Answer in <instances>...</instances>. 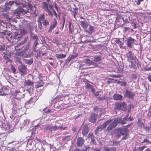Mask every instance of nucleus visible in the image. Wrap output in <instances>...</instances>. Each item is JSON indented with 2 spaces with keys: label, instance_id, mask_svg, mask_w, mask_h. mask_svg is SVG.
<instances>
[{
  "label": "nucleus",
  "instance_id": "nucleus-1",
  "mask_svg": "<svg viewBox=\"0 0 151 151\" xmlns=\"http://www.w3.org/2000/svg\"><path fill=\"white\" fill-rule=\"evenodd\" d=\"M29 89L27 91H28ZM30 93L29 92L25 94L28 95L30 94ZM11 94L12 95L15 96V98L13 100L12 102H13L14 105L19 104L20 103L21 99L24 98L25 97V93L24 92H22L19 91L15 90H13L11 91Z\"/></svg>",
  "mask_w": 151,
  "mask_h": 151
},
{
  "label": "nucleus",
  "instance_id": "nucleus-2",
  "mask_svg": "<svg viewBox=\"0 0 151 151\" xmlns=\"http://www.w3.org/2000/svg\"><path fill=\"white\" fill-rule=\"evenodd\" d=\"M101 60L100 56H96L94 57L93 61L88 59L87 60L86 62L90 65H93L94 67H96L98 66V65L100 63Z\"/></svg>",
  "mask_w": 151,
  "mask_h": 151
},
{
  "label": "nucleus",
  "instance_id": "nucleus-3",
  "mask_svg": "<svg viewBox=\"0 0 151 151\" xmlns=\"http://www.w3.org/2000/svg\"><path fill=\"white\" fill-rule=\"evenodd\" d=\"M129 62H130L129 67L131 68L137 69L140 66L139 60L136 58L130 60Z\"/></svg>",
  "mask_w": 151,
  "mask_h": 151
},
{
  "label": "nucleus",
  "instance_id": "nucleus-4",
  "mask_svg": "<svg viewBox=\"0 0 151 151\" xmlns=\"http://www.w3.org/2000/svg\"><path fill=\"white\" fill-rule=\"evenodd\" d=\"M112 121V120L111 119H108L105 122L101 125H99L97 127L95 131V134H96L100 129L101 130H102L105 128L107 125L111 122Z\"/></svg>",
  "mask_w": 151,
  "mask_h": 151
},
{
  "label": "nucleus",
  "instance_id": "nucleus-5",
  "mask_svg": "<svg viewBox=\"0 0 151 151\" xmlns=\"http://www.w3.org/2000/svg\"><path fill=\"white\" fill-rule=\"evenodd\" d=\"M10 92V88L8 86H4L0 88V95L6 96L9 94Z\"/></svg>",
  "mask_w": 151,
  "mask_h": 151
},
{
  "label": "nucleus",
  "instance_id": "nucleus-6",
  "mask_svg": "<svg viewBox=\"0 0 151 151\" xmlns=\"http://www.w3.org/2000/svg\"><path fill=\"white\" fill-rule=\"evenodd\" d=\"M34 82L31 81L30 80H25L24 81V86L26 87H27L28 88L29 87V89H31L32 88L33 90V88L34 87Z\"/></svg>",
  "mask_w": 151,
  "mask_h": 151
},
{
  "label": "nucleus",
  "instance_id": "nucleus-7",
  "mask_svg": "<svg viewBox=\"0 0 151 151\" xmlns=\"http://www.w3.org/2000/svg\"><path fill=\"white\" fill-rule=\"evenodd\" d=\"M124 96L129 99H134V94L133 92L129 91L128 90L125 91Z\"/></svg>",
  "mask_w": 151,
  "mask_h": 151
},
{
  "label": "nucleus",
  "instance_id": "nucleus-8",
  "mask_svg": "<svg viewBox=\"0 0 151 151\" xmlns=\"http://www.w3.org/2000/svg\"><path fill=\"white\" fill-rule=\"evenodd\" d=\"M118 123L117 120L115 119L112 123H111L107 127L106 131L109 132L113 128L115 127L117 125Z\"/></svg>",
  "mask_w": 151,
  "mask_h": 151
},
{
  "label": "nucleus",
  "instance_id": "nucleus-9",
  "mask_svg": "<svg viewBox=\"0 0 151 151\" xmlns=\"http://www.w3.org/2000/svg\"><path fill=\"white\" fill-rule=\"evenodd\" d=\"M145 119L142 118L138 119L137 122L138 127L141 129L144 128L145 127Z\"/></svg>",
  "mask_w": 151,
  "mask_h": 151
},
{
  "label": "nucleus",
  "instance_id": "nucleus-10",
  "mask_svg": "<svg viewBox=\"0 0 151 151\" xmlns=\"http://www.w3.org/2000/svg\"><path fill=\"white\" fill-rule=\"evenodd\" d=\"M27 69L26 66L23 65H20L18 68V70L21 73L22 75H24L27 74Z\"/></svg>",
  "mask_w": 151,
  "mask_h": 151
},
{
  "label": "nucleus",
  "instance_id": "nucleus-11",
  "mask_svg": "<svg viewBox=\"0 0 151 151\" xmlns=\"http://www.w3.org/2000/svg\"><path fill=\"white\" fill-rule=\"evenodd\" d=\"M97 114L94 113H92L88 118V121L91 123H94L96 120Z\"/></svg>",
  "mask_w": 151,
  "mask_h": 151
},
{
  "label": "nucleus",
  "instance_id": "nucleus-12",
  "mask_svg": "<svg viewBox=\"0 0 151 151\" xmlns=\"http://www.w3.org/2000/svg\"><path fill=\"white\" fill-rule=\"evenodd\" d=\"M127 126H123L122 128H118L116 129V131H118L122 135H124L127 133Z\"/></svg>",
  "mask_w": 151,
  "mask_h": 151
},
{
  "label": "nucleus",
  "instance_id": "nucleus-13",
  "mask_svg": "<svg viewBox=\"0 0 151 151\" xmlns=\"http://www.w3.org/2000/svg\"><path fill=\"white\" fill-rule=\"evenodd\" d=\"M85 141L83 138L81 137H79L77 139L76 144L79 147H81L83 146Z\"/></svg>",
  "mask_w": 151,
  "mask_h": 151
},
{
  "label": "nucleus",
  "instance_id": "nucleus-14",
  "mask_svg": "<svg viewBox=\"0 0 151 151\" xmlns=\"http://www.w3.org/2000/svg\"><path fill=\"white\" fill-rule=\"evenodd\" d=\"M57 24V21L56 19H54L53 22L51 23L50 29L48 30L49 33H50L52 31L55 27Z\"/></svg>",
  "mask_w": 151,
  "mask_h": 151
},
{
  "label": "nucleus",
  "instance_id": "nucleus-15",
  "mask_svg": "<svg viewBox=\"0 0 151 151\" xmlns=\"http://www.w3.org/2000/svg\"><path fill=\"white\" fill-rule=\"evenodd\" d=\"M27 37H25L23 41H22L21 42L17 45L15 47V50L18 51L22 49V48L20 47V45L24 44L25 43L27 42Z\"/></svg>",
  "mask_w": 151,
  "mask_h": 151
},
{
  "label": "nucleus",
  "instance_id": "nucleus-16",
  "mask_svg": "<svg viewBox=\"0 0 151 151\" xmlns=\"http://www.w3.org/2000/svg\"><path fill=\"white\" fill-rule=\"evenodd\" d=\"M67 128L66 127L63 128L62 126H51L50 125V132H52L53 131H55L58 129H60L62 130H64Z\"/></svg>",
  "mask_w": 151,
  "mask_h": 151
},
{
  "label": "nucleus",
  "instance_id": "nucleus-17",
  "mask_svg": "<svg viewBox=\"0 0 151 151\" xmlns=\"http://www.w3.org/2000/svg\"><path fill=\"white\" fill-rule=\"evenodd\" d=\"M37 100V97L35 96H34L30 98L29 100L27 101L26 102L25 104L27 105L30 104H33Z\"/></svg>",
  "mask_w": 151,
  "mask_h": 151
},
{
  "label": "nucleus",
  "instance_id": "nucleus-18",
  "mask_svg": "<svg viewBox=\"0 0 151 151\" xmlns=\"http://www.w3.org/2000/svg\"><path fill=\"white\" fill-rule=\"evenodd\" d=\"M127 46L129 48L132 47V44L134 43V42L135 41V40L132 38L131 37H129L127 39Z\"/></svg>",
  "mask_w": 151,
  "mask_h": 151
},
{
  "label": "nucleus",
  "instance_id": "nucleus-19",
  "mask_svg": "<svg viewBox=\"0 0 151 151\" xmlns=\"http://www.w3.org/2000/svg\"><path fill=\"white\" fill-rule=\"evenodd\" d=\"M124 109V105L123 104L116 103L115 104V110H123Z\"/></svg>",
  "mask_w": 151,
  "mask_h": 151
},
{
  "label": "nucleus",
  "instance_id": "nucleus-20",
  "mask_svg": "<svg viewBox=\"0 0 151 151\" xmlns=\"http://www.w3.org/2000/svg\"><path fill=\"white\" fill-rule=\"evenodd\" d=\"M89 130L88 125L86 124L83 127L82 132V135L84 136L86 135L88 132Z\"/></svg>",
  "mask_w": 151,
  "mask_h": 151
},
{
  "label": "nucleus",
  "instance_id": "nucleus-21",
  "mask_svg": "<svg viewBox=\"0 0 151 151\" xmlns=\"http://www.w3.org/2000/svg\"><path fill=\"white\" fill-rule=\"evenodd\" d=\"M12 104L13 106V107L12 108L13 111L14 113H19L20 112V109L19 108L16 107V106H17L19 104L14 105L13 102H12Z\"/></svg>",
  "mask_w": 151,
  "mask_h": 151
},
{
  "label": "nucleus",
  "instance_id": "nucleus-22",
  "mask_svg": "<svg viewBox=\"0 0 151 151\" xmlns=\"http://www.w3.org/2000/svg\"><path fill=\"white\" fill-rule=\"evenodd\" d=\"M116 39L115 40V42L118 45L119 47L122 49L123 48V46L124 45V43L120 41V40L118 38H115Z\"/></svg>",
  "mask_w": 151,
  "mask_h": 151
},
{
  "label": "nucleus",
  "instance_id": "nucleus-23",
  "mask_svg": "<svg viewBox=\"0 0 151 151\" xmlns=\"http://www.w3.org/2000/svg\"><path fill=\"white\" fill-rule=\"evenodd\" d=\"M113 97L114 99L115 100H121L122 99V96L120 94H114Z\"/></svg>",
  "mask_w": 151,
  "mask_h": 151
},
{
  "label": "nucleus",
  "instance_id": "nucleus-24",
  "mask_svg": "<svg viewBox=\"0 0 151 151\" xmlns=\"http://www.w3.org/2000/svg\"><path fill=\"white\" fill-rule=\"evenodd\" d=\"M127 58H128V61H129L130 60L133 59L135 58H134L132 55V53L131 51H129V52L126 54Z\"/></svg>",
  "mask_w": 151,
  "mask_h": 151
},
{
  "label": "nucleus",
  "instance_id": "nucleus-25",
  "mask_svg": "<svg viewBox=\"0 0 151 151\" xmlns=\"http://www.w3.org/2000/svg\"><path fill=\"white\" fill-rule=\"evenodd\" d=\"M13 37L14 39H18L21 38L22 37L21 34L19 33L18 32H15L14 33V34L13 35Z\"/></svg>",
  "mask_w": 151,
  "mask_h": 151
},
{
  "label": "nucleus",
  "instance_id": "nucleus-26",
  "mask_svg": "<svg viewBox=\"0 0 151 151\" xmlns=\"http://www.w3.org/2000/svg\"><path fill=\"white\" fill-rule=\"evenodd\" d=\"M44 84V83L43 81L41 79H40L37 82L35 87L36 88H38L41 87L43 86Z\"/></svg>",
  "mask_w": 151,
  "mask_h": 151
},
{
  "label": "nucleus",
  "instance_id": "nucleus-27",
  "mask_svg": "<svg viewBox=\"0 0 151 151\" xmlns=\"http://www.w3.org/2000/svg\"><path fill=\"white\" fill-rule=\"evenodd\" d=\"M48 7V4L46 2H43L42 3L41 8L45 11L49 9Z\"/></svg>",
  "mask_w": 151,
  "mask_h": 151
},
{
  "label": "nucleus",
  "instance_id": "nucleus-28",
  "mask_svg": "<svg viewBox=\"0 0 151 151\" xmlns=\"http://www.w3.org/2000/svg\"><path fill=\"white\" fill-rule=\"evenodd\" d=\"M45 19V16L44 14H40L38 17V21L40 24L41 25L42 23Z\"/></svg>",
  "mask_w": 151,
  "mask_h": 151
},
{
  "label": "nucleus",
  "instance_id": "nucleus-29",
  "mask_svg": "<svg viewBox=\"0 0 151 151\" xmlns=\"http://www.w3.org/2000/svg\"><path fill=\"white\" fill-rule=\"evenodd\" d=\"M94 27L91 25H90L88 29H86V31L88 32V33L91 35L94 30Z\"/></svg>",
  "mask_w": 151,
  "mask_h": 151
},
{
  "label": "nucleus",
  "instance_id": "nucleus-30",
  "mask_svg": "<svg viewBox=\"0 0 151 151\" xmlns=\"http://www.w3.org/2000/svg\"><path fill=\"white\" fill-rule=\"evenodd\" d=\"M78 56L77 54H76L75 55H70V56L68 58V62H70V60H73L76 57H77Z\"/></svg>",
  "mask_w": 151,
  "mask_h": 151
},
{
  "label": "nucleus",
  "instance_id": "nucleus-31",
  "mask_svg": "<svg viewBox=\"0 0 151 151\" xmlns=\"http://www.w3.org/2000/svg\"><path fill=\"white\" fill-rule=\"evenodd\" d=\"M55 56H56V58L57 59L63 58H65L66 56V55H64L63 54H56L55 55Z\"/></svg>",
  "mask_w": 151,
  "mask_h": 151
},
{
  "label": "nucleus",
  "instance_id": "nucleus-32",
  "mask_svg": "<svg viewBox=\"0 0 151 151\" xmlns=\"http://www.w3.org/2000/svg\"><path fill=\"white\" fill-rule=\"evenodd\" d=\"M48 4L49 7V9L50 10H52L53 8V6L51 3V1L50 0H46Z\"/></svg>",
  "mask_w": 151,
  "mask_h": 151
},
{
  "label": "nucleus",
  "instance_id": "nucleus-33",
  "mask_svg": "<svg viewBox=\"0 0 151 151\" xmlns=\"http://www.w3.org/2000/svg\"><path fill=\"white\" fill-rule=\"evenodd\" d=\"M3 53L4 54V58L5 60H7V61L6 63H7V62H11L12 61L9 58V57H8L7 55H6V53L5 52H4Z\"/></svg>",
  "mask_w": 151,
  "mask_h": 151
},
{
  "label": "nucleus",
  "instance_id": "nucleus-34",
  "mask_svg": "<svg viewBox=\"0 0 151 151\" xmlns=\"http://www.w3.org/2000/svg\"><path fill=\"white\" fill-rule=\"evenodd\" d=\"M2 16H3L6 19V20L7 21H10L11 18L10 17H9V15L8 14L3 13L2 14Z\"/></svg>",
  "mask_w": 151,
  "mask_h": 151
},
{
  "label": "nucleus",
  "instance_id": "nucleus-35",
  "mask_svg": "<svg viewBox=\"0 0 151 151\" xmlns=\"http://www.w3.org/2000/svg\"><path fill=\"white\" fill-rule=\"evenodd\" d=\"M81 24L84 29H86L87 28L88 25L84 22L81 21Z\"/></svg>",
  "mask_w": 151,
  "mask_h": 151
},
{
  "label": "nucleus",
  "instance_id": "nucleus-36",
  "mask_svg": "<svg viewBox=\"0 0 151 151\" xmlns=\"http://www.w3.org/2000/svg\"><path fill=\"white\" fill-rule=\"evenodd\" d=\"M126 119L124 118L123 119H121L118 122V123H121L122 124H124L126 123Z\"/></svg>",
  "mask_w": 151,
  "mask_h": 151
},
{
  "label": "nucleus",
  "instance_id": "nucleus-37",
  "mask_svg": "<svg viewBox=\"0 0 151 151\" xmlns=\"http://www.w3.org/2000/svg\"><path fill=\"white\" fill-rule=\"evenodd\" d=\"M25 63L28 65H31L33 62V61L32 59L30 60H25Z\"/></svg>",
  "mask_w": 151,
  "mask_h": 151
},
{
  "label": "nucleus",
  "instance_id": "nucleus-38",
  "mask_svg": "<svg viewBox=\"0 0 151 151\" xmlns=\"http://www.w3.org/2000/svg\"><path fill=\"white\" fill-rule=\"evenodd\" d=\"M129 137H130L129 134H125L123 137H122V139L124 140H126Z\"/></svg>",
  "mask_w": 151,
  "mask_h": 151
},
{
  "label": "nucleus",
  "instance_id": "nucleus-39",
  "mask_svg": "<svg viewBox=\"0 0 151 151\" xmlns=\"http://www.w3.org/2000/svg\"><path fill=\"white\" fill-rule=\"evenodd\" d=\"M87 137L89 138H92L93 137H95V136L93 135V134L91 132L89 133L87 136Z\"/></svg>",
  "mask_w": 151,
  "mask_h": 151
},
{
  "label": "nucleus",
  "instance_id": "nucleus-40",
  "mask_svg": "<svg viewBox=\"0 0 151 151\" xmlns=\"http://www.w3.org/2000/svg\"><path fill=\"white\" fill-rule=\"evenodd\" d=\"M45 26H46L49 24V22L48 21H47L45 19L44 20L42 23Z\"/></svg>",
  "mask_w": 151,
  "mask_h": 151
},
{
  "label": "nucleus",
  "instance_id": "nucleus-41",
  "mask_svg": "<svg viewBox=\"0 0 151 151\" xmlns=\"http://www.w3.org/2000/svg\"><path fill=\"white\" fill-rule=\"evenodd\" d=\"M91 142L93 145H95L96 144V141L95 139V137H93L91 139Z\"/></svg>",
  "mask_w": 151,
  "mask_h": 151
},
{
  "label": "nucleus",
  "instance_id": "nucleus-42",
  "mask_svg": "<svg viewBox=\"0 0 151 151\" xmlns=\"http://www.w3.org/2000/svg\"><path fill=\"white\" fill-rule=\"evenodd\" d=\"M48 13V14L49 16H50L51 17H53V15L52 12L50 11L49 9L46 11Z\"/></svg>",
  "mask_w": 151,
  "mask_h": 151
},
{
  "label": "nucleus",
  "instance_id": "nucleus-43",
  "mask_svg": "<svg viewBox=\"0 0 151 151\" xmlns=\"http://www.w3.org/2000/svg\"><path fill=\"white\" fill-rule=\"evenodd\" d=\"M78 9L77 8H73V14L74 16V17L75 18L76 17V16L77 14V10Z\"/></svg>",
  "mask_w": 151,
  "mask_h": 151
},
{
  "label": "nucleus",
  "instance_id": "nucleus-44",
  "mask_svg": "<svg viewBox=\"0 0 151 151\" xmlns=\"http://www.w3.org/2000/svg\"><path fill=\"white\" fill-rule=\"evenodd\" d=\"M99 110L100 111H101L102 109H99V106H95L93 107V110L94 111H96L97 110Z\"/></svg>",
  "mask_w": 151,
  "mask_h": 151
},
{
  "label": "nucleus",
  "instance_id": "nucleus-45",
  "mask_svg": "<svg viewBox=\"0 0 151 151\" xmlns=\"http://www.w3.org/2000/svg\"><path fill=\"white\" fill-rule=\"evenodd\" d=\"M44 129L45 131H47L48 130L50 131V125H48L45 126L44 128Z\"/></svg>",
  "mask_w": 151,
  "mask_h": 151
},
{
  "label": "nucleus",
  "instance_id": "nucleus-46",
  "mask_svg": "<svg viewBox=\"0 0 151 151\" xmlns=\"http://www.w3.org/2000/svg\"><path fill=\"white\" fill-rule=\"evenodd\" d=\"M78 127L77 126H75L72 128V131L74 132L78 129Z\"/></svg>",
  "mask_w": 151,
  "mask_h": 151
},
{
  "label": "nucleus",
  "instance_id": "nucleus-47",
  "mask_svg": "<svg viewBox=\"0 0 151 151\" xmlns=\"http://www.w3.org/2000/svg\"><path fill=\"white\" fill-rule=\"evenodd\" d=\"M11 68L14 73H15L16 71V69L15 67L12 64L11 65Z\"/></svg>",
  "mask_w": 151,
  "mask_h": 151
},
{
  "label": "nucleus",
  "instance_id": "nucleus-48",
  "mask_svg": "<svg viewBox=\"0 0 151 151\" xmlns=\"http://www.w3.org/2000/svg\"><path fill=\"white\" fill-rule=\"evenodd\" d=\"M106 97L105 96L103 97L99 96L98 98V99L99 101L104 100L106 99Z\"/></svg>",
  "mask_w": 151,
  "mask_h": 151
},
{
  "label": "nucleus",
  "instance_id": "nucleus-49",
  "mask_svg": "<svg viewBox=\"0 0 151 151\" xmlns=\"http://www.w3.org/2000/svg\"><path fill=\"white\" fill-rule=\"evenodd\" d=\"M5 47L4 45H0V51H2L5 50Z\"/></svg>",
  "mask_w": 151,
  "mask_h": 151
},
{
  "label": "nucleus",
  "instance_id": "nucleus-50",
  "mask_svg": "<svg viewBox=\"0 0 151 151\" xmlns=\"http://www.w3.org/2000/svg\"><path fill=\"white\" fill-rule=\"evenodd\" d=\"M119 142L114 141L113 142V146H117L119 145Z\"/></svg>",
  "mask_w": 151,
  "mask_h": 151
},
{
  "label": "nucleus",
  "instance_id": "nucleus-51",
  "mask_svg": "<svg viewBox=\"0 0 151 151\" xmlns=\"http://www.w3.org/2000/svg\"><path fill=\"white\" fill-rule=\"evenodd\" d=\"M113 80V79L109 78H108V80L107 81V83L108 84H110L112 82V81Z\"/></svg>",
  "mask_w": 151,
  "mask_h": 151
},
{
  "label": "nucleus",
  "instance_id": "nucleus-52",
  "mask_svg": "<svg viewBox=\"0 0 151 151\" xmlns=\"http://www.w3.org/2000/svg\"><path fill=\"white\" fill-rule=\"evenodd\" d=\"M71 22H70L69 23V29L70 33H71L72 32V30L71 28Z\"/></svg>",
  "mask_w": 151,
  "mask_h": 151
},
{
  "label": "nucleus",
  "instance_id": "nucleus-53",
  "mask_svg": "<svg viewBox=\"0 0 151 151\" xmlns=\"http://www.w3.org/2000/svg\"><path fill=\"white\" fill-rule=\"evenodd\" d=\"M86 86L87 88H89L91 89V88H92L93 87V86L88 83L86 84Z\"/></svg>",
  "mask_w": 151,
  "mask_h": 151
},
{
  "label": "nucleus",
  "instance_id": "nucleus-54",
  "mask_svg": "<svg viewBox=\"0 0 151 151\" xmlns=\"http://www.w3.org/2000/svg\"><path fill=\"white\" fill-rule=\"evenodd\" d=\"M32 38L35 40L37 41L38 40V36L37 35H34L33 36H32Z\"/></svg>",
  "mask_w": 151,
  "mask_h": 151
},
{
  "label": "nucleus",
  "instance_id": "nucleus-55",
  "mask_svg": "<svg viewBox=\"0 0 151 151\" xmlns=\"http://www.w3.org/2000/svg\"><path fill=\"white\" fill-rule=\"evenodd\" d=\"M121 134L120 132H119L118 131H117L116 134V136L118 138H119L121 136Z\"/></svg>",
  "mask_w": 151,
  "mask_h": 151
},
{
  "label": "nucleus",
  "instance_id": "nucleus-56",
  "mask_svg": "<svg viewBox=\"0 0 151 151\" xmlns=\"http://www.w3.org/2000/svg\"><path fill=\"white\" fill-rule=\"evenodd\" d=\"M70 136H64L63 137V138L62 139V140L63 141L67 139L68 137H70Z\"/></svg>",
  "mask_w": 151,
  "mask_h": 151
},
{
  "label": "nucleus",
  "instance_id": "nucleus-57",
  "mask_svg": "<svg viewBox=\"0 0 151 151\" xmlns=\"http://www.w3.org/2000/svg\"><path fill=\"white\" fill-rule=\"evenodd\" d=\"M144 0H137L136 2V4L137 5H139L140 4V2L143 1Z\"/></svg>",
  "mask_w": 151,
  "mask_h": 151
},
{
  "label": "nucleus",
  "instance_id": "nucleus-58",
  "mask_svg": "<svg viewBox=\"0 0 151 151\" xmlns=\"http://www.w3.org/2000/svg\"><path fill=\"white\" fill-rule=\"evenodd\" d=\"M52 10V11L53 12V13L55 15V17L57 18L58 15H57V14L56 13L55 11V10L53 9Z\"/></svg>",
  "mask_w": 151,
  "mask_h": 151
},
{
  "label": "nucleus",
  "instance_id": "nucleus-59",
  "mask_svg": "<svg viewBox=\"0 0 151 151\" xmlns=\"http://www.w3.org/2000/svg\"><path fill=\"white\" fill-rule=\"evenodd\" d=\"M23 11H24L25 14L26 13L28 12V10L24 11V9L23 8L22 9H21L20 11V12H23Z\"/></svg>",
  "mask_w": 151,
  "mask_h": 151
},
{
  "label": "nucleus",
  "instance_id": "nucleus-60",
  "mask_svg": "<svg viewBox=\"0 0 151 151\" xmlns=\"http://www.w3.org/2000/svg\"><path fill=\"white\" fill-rule=\"evenodd\" d=\"M145 147V146H143V147H139L138 150L140 151H142L144 150Z\"/></svg>",
  "mask_w": 151,
  "mask_h": 151
},
{
  "label": "nucleus",
  "instance_id": "nucleus-61",
  "mask_svg": "<svg viewBox=\"0 0 151 151\" xmlns=\"http://www.w3.org/2000/svg\"><path fill=\"white\" fill-rule=\"evenodd\" d=\"M110 150L111 151H115L116 150V147H112L110 148Z\"/></svg>",
  "mask_w": 151,
  "mask_h": 151
},
{
  "label": "nucleus",
  "instance_id": "nucleus-62",
  "mask_svg": "<svg viewBox=\"0 0 151 151\" xmlns=\"http://www.w3.org/2000/svg\"><path fill=\"white\" fill-rule=\"evenodd\" d=\"M147 78L150 82L151 83V75H150L147 76Z\"/></svg>",
  "mask_w": 151,
  "mask_h": 151
},
{
  "label": "nucleus",
  "instance_id": "nucleus-63",
  "mask_svg": "<svg viewBox=\"0 0 151 151\" xmlns=\"http://www.w3.org/2000/svg\"><path fill=\"white\" fill-rule=\"evenodd\" d=\"M113 77L115 78H119L121 77V76L120 75H113Z\"/></svg>",
  "mask_w": 151,
  "mask_h": 151
},
{
  "label": "nucleus",
  "instance_id": "nucleus-64",
  "mask_svg": "<svg viewBox=\"0 0 151 151\" xmlns=\"http://www.w3.org/2000/svg\"><path fill=\"white\" fill-rule=\"evenodd\" d=\"M91 91L94 94L95 92V90L94 88H93V87L91 88Z\"/></svg>",
  "mask_w": 151,
  "mask_h": 151
}]
</instances>
